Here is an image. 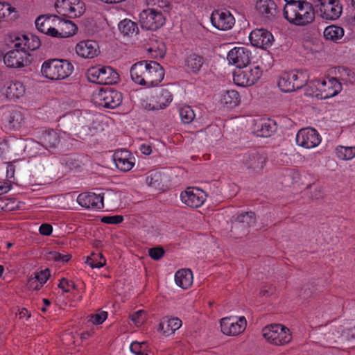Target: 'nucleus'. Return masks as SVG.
I'll return each instance as SVG.
<instances>
[{
    "label": "nucleus",
    "mask_w": 355,
    "mask_h": 355,
    "mask_svg": "<svg viewBox=\"0 0 355 355\" xmlns=\"http://www.w3.org/2000/svg\"><path fill=\"white\" fill-rule=\"evenodd\" d=\"M53 231V227L50 224L44 223L41 225L39 229V232L42 235L44 236H49L51 234Z\"/></svg>",
    "instance_id": "nucleus-57"
},
{
    "label": "nucleus",
    "mask_w": 355,
    "mask_h": 355,
    "mask_svg": "<svg viewBox=\"0 0 355 355\" xmlns=\"http://www.w3.org/2000/svg\"><path fill=\"white\" fill-rule=\"evenodd\" d=\"M60 141L58 133L51 129L43 130L40 136V142L46 148H56Z\"/></svg>",
    "instance_id": "nucleus-28"
},
{
    "label": "nucleus",
    "mask_w": 355,
    "mask_h": 355,
    "mask_svg": "<svg viewBox=\"0 0 355 355\" xmlns=\"http://www.w3.org/2000/svg\"><path fill=\"white\" fill-rule=\"evenodd\" d=\"M22 40L24 42L26 49L34 51L37 49L41 45L40 38L35 35H31L30 36L26 35H22Z\"/></svg>",
    "instance_id": "nucleus-41"
},
{
    "label": "nucleus",
    "mask_w": 355,
    "mask_h": 355,
    "mask_svg": "<svg viewBox=\"0 0 355 355\" xmlns=\"http://www.w3.org/2000/svg\"><path fill=\"white\" fill-rule=\"evenodd\" d=\"M320 137L313 128H303L296 135V142L299 146L306 148L317 146L320 143Z\"/></svg>",
    "instance_id": "nucleus-16"
},
{
    "label": "nucleus",
    "mask_w": 355,
    "mask_h": 355,
    "mask_svg": "<svg viewBox=\"0 0 355 355\" xmlns=\"http://www.w3.org/2000/svg\"><path fill=\"white\" fill-rule=\"evenodd\" d=\"M323 35L326 40L337 42L343 37L344 30L340 26L331 25L325 28Z\"/></svg>",
    "instance_id": "nucleus-33"
},
{
    "label": "nucleus",
    "mask_w": 355,
    "mask_h": 355,
    "mask_svg": "<svg viewBox=\"0 0 355 355\" xmlns=\"http://www.w3.org/2000/svg\"><path fill=\"white\" fill-rule=\"evenodd\" d=\"M59 28L61 31L62 37H68L76 34L78 27L69 20H64L60 22Z\"/></svg>",
    "instance_id": "nucleus-37"
},
{
    "label": "nucleus",
    "mask_w": 355,
    "mask_h": 355,
    "mask_svg": "<svg viewBox=\"0 0 355 355\" xmlns=\"http://www.w3.org/2000/svg\"><path fill=\"white\" fill-rule=\"evenodd\" d=\"M240 162L246 169L259 173L266 165V157L257 151H250L243 155Z\"/></svg>",
    "instance_id": "nucleus-11"
},
{
    "label": "nucleus",
    "mask_w": 355,
    "mask_h": 355,
    "mask_svg": "<svg viewBox=\"0 0 355 355\" xmlns=\"http://www.w3.org/2000/svg\"><path fill=\"white\" fill-rule=\"evenodd\" d=\"M113 159L117 168L123 172L130 171L135 165L134 157L127 150H116L113 155Z\"/></svg>",
    "instance_id": "nucleus-24"
},
{
    "label": "nucleus",
    "mask_w": 355,
    "mask_h": 355,
    "mask_svg": "<svg viewBox=\"0 0 355 355\" xmlns=\"http://www.w3.org/2000/svg\"><path fill=\"white\" fill-rule=\"evenodd\" d=\"M182 320L178 318L164 317L159 323V329L163 332L165 336H170L175 333L182 326Z\"/></svg>",
    "instance_id": "nucleus-27"
},
{
    "label": "nucleus",
    "mask_w": 355,
    "mask_h": 355,
    "mask_svg": "<svg viewBox=\"0 0 355 355\" xmlns=\"http://www.w3.org/2000/svg\"><path fill=\"white\" fill-rule=\"evenodd\" d=\"M284 18L296 26H304L315 19V11L311 3L306 1L286 4L283 10Z\"/></svg>",
    "instance_id": "nucleus-2"
},
{
    "label": "nucleus",
    "mask_w": 355,
    "mask_h": 355,
    "mask_svg": "<svg viewBox=\"0 0 355 355\" xmlns=\"http://www.w3.org/2000/svg\"><path fill=\"white\" fill-rule=\"evenodd\" d=\"M107 318V313L106 311H101L99 313L92 315L91 321L94 324H102Z\"/></svg>",
    "instance_id": "nucleus-55"
},
{
    "label": "nucleus",
    "mask_w": 355,
    "mask_h": 355,
    "mask_svg": "<svg viewBox=\"0 0 355 355\" xmlns=\"http://www.w3.org/2000/svg\"><path fill=\"white\" fill-rule=\"evenodd\" d=\"M71 258V255L70 254H61L58 252H50L48 254V259L49 260H53L55 261H59L62 263H67Z\"/></svg>",
    "instance_id": "nucleus-48"
},
{
    "label": "nucleus",
    "mask_w": 355,
    "mask_h": 355,
    "mask_svg": "<svg viewBox=\"0 0 355 355\" xmlns=\"http://www.w3.org/2000/svg\"><path fill=\"white\" fill-rule=\"evenodd\" d=\"M262 334L263 336L269 343L275 345L287 344L292 338L290 330L279 324H273L265 327L262 329Z\"/></svg>",
    "instance_id": "nucleus-5"
},
{
    "label": "nucleus",
    "mask_w": 355,
    "mask_h": 355,
    "mask_svg": "<svg viewBox=\"0 0 355 355\" xmlns=\"http://www.w3.org/2000/svg\"><path fill=\"white\" fill-rule=\"evenodd\" d=\"M307 79L304 73L292 71L282 74L278 81V86L284 92H291L302 88Z\"/></svg>",
    "instance_id": "nucleus-7"
},
{
    "label": "nucleus",
    "mask_w": 355,
    "mask_h": 355,
    "mask_svg": "<svg viewBox=\"0 0 355 355\" xmlns=\"http://www.w3.org/2000/svg\"><path fill=\"white\" fill-rule=\"evenodd\" d=\"M262 71L259 66L250 64L243 67L242 69L234 72V82L241 87L251 86L260 78Z\"/></svg>",
    "instance_id": "nucleus-6"
},
{
    "label": "nucleus",
    "mask_w": 355,
    "mask_h": 355,
    "mask_svg": "<svg viewBox=\"0 0 355 355\" xmlns=\"http://www.w3.org/2000/svg\"><path fill=\"white\" fill-rule=\"evenodd\" d=\"M46 34L51 35L52 37H54L63 38L61 35L60 29V28L56 29V28L52 27V26H51L49 31H48Z\"/></svg>",
    "instance_id": "nucleus-60"
},
{
    "label": "nucleus",
    "mask_w": 355,
    "mask_h": 355,
    "mask_svg": "<svg viewBox=\"0 0 355 355\" xmlns=\"http://www.w3.org/2000/svg\"><path fill=\"white\" fill-rule=\"evenodd\" d=\"M76 1L77 0H71L70 1H64V9L69 17L75 18L80 17L83 13V3L79 2L76 3Z\"/></svg>",
    "instance_id": "nucleus-35"
},
{
    "label": "nucleus",
    "mask_w": 355,
    "mask_h": 355,
    "mask_svg": "<svg viewBox=\"0 0 355 355\" xmlns=\"http://www.w3.org/2000/svg\"><path fill=\"white\" fill-rule=\"evenodd\" d=\"M157 103H155V99L151 100V102L150 103H146L145 104L143 103V106L145 107V109H147L148 110H160L159 107H157Z\"/></svg>",
    "instance_id": "nucleus-61"
},
{
    "label": "nucleus",
    "mask_w": 355,
    "mask_h": 355,
    "mask_svg": "<svg viewBox=\"0 0 355 355\" xmlns=\"http://www.w3.org/2000/svg\"><path fill=\"white\" fill-rule=\"evenodd\" d=\"M175 281L178 286L186 289L193 283V274L189 269L178 270L175 275Z\"/></svg>",
    "instance_id": "nucleus-29"
},
{
    "label": "nucleus",
    "mask_w": 355,
    "mask_h": 355,
    "mask_svg": "<svg viewBox=\"0 0 355 355\" xmlns=\"http://www.w3.org/2000/svg\"><path fill=\"white\" fill-rule=\"evenodd\" d=\"M120 32L125 36L132 37L139 33L137 24L128 19H125L119 24Z\"/></svg>",
    "instance_id": "nucleus-32"
},
{
    "label": "nucleus",
    "mask_w": 355,
    "mask_h": 355,
    "mask_svg": "<svg viewBox=\"0 0 355 355\" xmlns=\"http://www.w3.org/2000/svg\"><path fill=\"white\" fill-rule=\"evenodd\" d=\"M148 344L146 342H133L130 345V350L137 355H148L146 353Z\"/></svg>",
    "instance_id": "nucleus-47"
},
{
    "label": "nucleus",
    "mask_w": 355,
    "mask_h": 355,
    "mask_svg": "<svg viewBox=\"0 0 355 355\" xmlns=\"http://www.w3.org/2000/svg\"><path fill=\"white\" fill-rule=\"evenodd\" d=\"M78 203L87 209H101L103 208V196L91 192L82 193L77 198Z\"/></svg>",
    "instance_id": "nucleus-23"
},
{
    "label": "nucleus",
    "mask_w": 355,
    "mask_h": 355,
    "mask_svg": "<svg viewBox=\"0 0 355 355\" xmlns=\"http://www.w3.org/2000/svg\"><path fill=\"white\" fill-rule=\"evenodd\" d=\"M180 116L184 123H190L193 121L196 115L190 106L185 105L180 109Z\"/></svg>",
    "instance_id": "nucleus-45"
},
{
    "label": "nucleus",
    "mask_w": 355,
    "mask_h": 355,
    "mask_svg": "<svg viewBox=\"0 0 355 355\" xmlns=\"http://www.w3.org/2000/svg\"><path fill=\"white\" fill-rule=\"evenodd\" d=\"M130 73L135 83L147 87L157 86L164 76L163 67L155 61L137 62L131 67Z\"/></svg>",
    "instance_id": "nucleus-1"
},
{
    "label": "nucleus",
    "mask_w": 355,
    "mask_h": 355,
    "mask_svg": "<svg viewBox=\"0 0 355 355\" xmlns=\"http://www.w3.org/2000/svg\"><path fill=\"white\" fill-rule=\"evenodd\" d=\"M239 101V94L235 90L226 91L221 98V103L230 107L237 105Z\"/></svg>",
    "instance_id": "nucleus-39"
},
{
    "label": "nucleus",
    "mask_w": 355,
    "mask_h": 355,
    "mask_svg": "<svg viewBox=\"0 0 355 355\" xmlns=\"http://www.w3.org/2000/svg\"><path fill=\"white\" fill-rule=\"evenodd\" d=\"M96 133V129L91 128L89 125H83L79 130L78 135L79 138L85 139L86 138L93 136Z\"/></svg>",
    "instance_id": "nucleus-49"
},
{
    "label": "nucleus",
    "mask_w": 355,
    "mask_h": 355,
    "mask_svg": "<svg viewBox=\"0 0 355 355\" xmlns=\"http://www.w3.org/2000/svg\"><path fill=\"white\" fill-rule=\"evenodd\" d=\"M204 64L203 57L196 53H191L187 56L185 64L187 69L192 73H198Z\"/></svg>",
    "instance_id": "nucleus-30"
},
{
    "label": "nucleus",
    "mask_w": 355,
    "mask_h": 355,
    "mask_svg": "<svg viewBox=\"0 0 355 355\" xmlns=\"http://www.w3.org/2000/svg\"><path fill=\"white\" fill-rule=\"evenodd\" d=\"M246 327V320L244 317L239 319L228 317L220 320L221 331L227 336H236L242 333Z\"/></svg>",
    "instance_id": "nucleus-14"
},
{
    "label": "nucleus",
    "mask_w": 355,
    "mask_h": 355,
    "mask_svg": "<svg viewBox=\"0 0 355 355\" xmlns=\"http://www.w3.org/2000/svg\"><path fill=\"white\" fill-rule=\"evenodd\" d=\"M50 277V271L48 268L41 270L40 272L35 274L34 277H30L28 281V286H32L34 283L37 282L41 284H45Z\"/></svg>",
    "instance_id": "nucleus-44"
},
{
    "label": "nucleus",
    "mask_w": 355,
    "mask_h": 355,
    "mask_svg": "<svg viewBox=\"0 0 355 355\" xmlns=\"http://www.w3.org/2000/svg\"><path fill=\"white\" fill-rule=\"evenodd\" d=\"M172 100L171 92L167 89H162L155 97V103L158 105L157 107H159V109H164L167 107Z\"/></svg>",
    "instance_id": "nucleus-36"
},
{
    "label": "nucleus",
    "mask_w": 355,
    "mask_h": 355,
    "mask_svg": "<svg viewBox=\"0 0 355 355\" xmlns=\"http://www.w3.org/2000/svg\"><path fill=\"white\" fill-rule=\"evenodd\" d=\"M342 89L341 84L336 78H331L323 80L318 83V89L320 93L317 94L322 99L333 97L338 94Z\"/></svg>",
    "instance_id": "nucleus-19"
},
{
    "label": "nucleus",
    "mask_w": 355,
    "mask_h": 355,
    "mask_svg": "<svg viewBox=\"0 0 355 355\" xmlns=\"http://www.w3.org/2000/svg\"><path fill=\"white\" fill-rule=\"evenodd\" d=\"M1 92L7 98L15 99L24 95L25 87L19 81L8 82L3 86Z\"/></svg>",
    "instance_id": "nucleus-25"
},
{
    "label": "nucleus",
    "mask_w": 355,
    "mask_h": 355,
    "mask_svg": "<svg viewBox=\"0 0 355 355\" xmlns=\"http://www.w3.org/2000/svg\"><path fill=\"white\" fill-rule=\"evenodd\" d=\"M98 96L99 104L106 108L114 109L122 102L121 93L114 89H101Z\"/></svg>",
    "instance_id": "nucleus-20"
},
{
    "label": "nucleus",
    "mask_w": 355,
    "mask_h": 355,
    "mask_svg": "<svg viewBox=\"0 0 355 355\" xmlns=\"http://www.w3.org/2000/svg\"><path fill=\"white\" fill-rule=\"evenodd\" d=\"M206 198L205 192L197 187H188L180 194L182 202L192 208H197L202 205Z\"/></svg>",
    "instance_id": "nucleus-13"
},
{
    "label": "nucleus",
    "mask_w": 355,
    "mask_h": 355,
    "mask_svg": "<svg viewBox=\"0 0 355 355\" xmlns=\"http://www.w3.org/2000/svg\"><path fill=\"white\" fill-rule=\"evenodd\" d=\"M255 214L252 211H246L232 217V228L235 232L247 234L249 228L255 223Z\"/></svg>",
    "instance_id": "nucleus-15"
},
{
    "label": "nucleus",
    "mask_w": 355,
    "mask_h": 355,
    "mask_svg": "<svg viewBox=\"0 0 355 355\" xmlns=\"http://www.w3.org/2000/svg\"><path fill=\"white\" fill-rule=\"evenodd\" d=\"M250 51L245 47H234L227 54V60L230 64H234L236 67L242 69L246 67L250 61Z\"/></svg>",
    "instance_id": "nucleus-18"
},
{
    "label": "nucleus",
    "mask_w": 355,
    "mask_h": 355,
    "mask_svg": "<svg viewBox=\"0 0 355 355\" xmlns=\"http://www.w3.org/2000/svg\"><path fill=\"white\" fill-rule=\"evenodd\" d=\"M149 256L154 260L160 259L164 254V250L162 247H156L149 249Z\"/></svg>",
    "instance_id": "nucleus-54"
},
{
    "label": "nucleus",
    "mask_w": 355,
    "mask_h": 355,
    "mask_svg": "<svg viewBox=\"0 0 355 355\" xmlns=\"http://www.w3.org/2000/svg\"><path fill=\"white\" fill-rule=\"evenodd\" d=\"M130 318L136 325H141L146 320V312L144 310L137 311L131 315Z\"/></svg>",
    "instance_id": "nucleus-51"
},
{
    "label": "nucleus",
    "mask_w": 355,
    "mask_h": 355,
    "mask_svg": "<svg viewBox=\"0 0 355 355\" xmlns=\"http://www.w3.org/2000/svg\"><path fill=\"white\" fill-rule=\"evenodd\" d=\"M312 293V291L311 290V287L309 285H305L304 286L300 291V296L304 299H307L309 297H311Z\"/></svg>",
    "instance_id": "nucleus-59"
},
{
    "label": "nucleus",
    "mask_w": 355,
    "mask_h": 355,
    "mask_svg": "<svg viewBox=\"0 0 355 355\" xmlns=\"http://www.w3.org/2000/svg\"><path fill=\"white\" fill-rule=\"evenodd\" d=\"M259 129L257 131L259 132V135L261 137H268L275 131L274 125H272L270 121H262L258 125Z\"/></svg>",
    "instance_id": "nucleus-46"
},
{
    "label": "nucleus",
    "mask_w": 355,
    "mask_h": 355,
    "mask_svg": "<svg viewBox=\"0 0 355 355\" xmlns=\"http://www.w3.org/2000/svg\"><path fill=\"white\" fill-rule=\"evenodd\" d=\"M77 55L83 58L91 59L100 53V49L97 42L87 40L79 42L76 46Z\"/></svg>",
    "instance_id": "nucleus-22"
},
{
    "label": "nucleus",
    "mask_w": 355,
    "mask_h": 355,
    "mask_svg": "<svg viewBox=\"0 0 355 355\" xmlns=\"http://www.w3.org/2000/svg\"><path fill=\"white\" fill-rule=\"evenodd\" d=\"M276 4L272 0H258L256 3L257 12L264 18L272 19L276 14Z\"/></svg>",
    "instance_id": "nucleus-26"
},
{
    "label": "nucleus",
    "mask_w": 355,
    "mask_h": 355,
    "mask_svg": "<svg viewBox=\"0 0 355 355\" xmlns=\"http://www.w3.org/2000/svg\"><path fill=\"white\" fill-rule=\"evenodd\" d=\"M85 263L92 268H99L105 264V259L101 253H92L91 256L87 257Z\"/></svg>",
    "instance_id": "nucleus-43"
},
{
    "label": "nucleus",
    "mask_w": 355,
    "mask_h": 355,
    "mask_svg": "<svg viewBox=\"0 0 355 355\" xmlns=\"http://www.w3.org/2000/svg\"><path fill=\"white\" fill-rule=\"evenodd\" d=\"M24 121L22 114L19 111H12L6 119L5 126L9 130H19Z\"/></svg>",
    "instance_id": "nucleus-31"
},
{
    "label": "nucleus",
    "mask_w": 355,
    "mask_h": 355,
    "mask_svg": "<svg viewBox=\"0 0 355 355\" xmlns=\"http://www.w3.org/2000/svg\"><path fill=\"white\" fill-rule=\"evenodd\" d=\"M146 183L155 188L160 186L162 182V174L159 171L152 170L147 173L146 178Z\"/></svg>",
    "instance_id": "nucleus-42"
},
{
    "label": "nucleus",
    "mask_w": 355,
    "mask_h": 355,
    "mask_svg": "<svg viewBox=\"0 0 355 355\" xmlns=\"http://www.w3.org/2000/svg\"><path fill=\"white\" fill-rule=\"evenodd\" d=\"M315 8L318 15L328 21L338 19L343 12V6L339 0H322Z\"/></svg>",
    "instance_id": "nucleus-9"
},
{
    "label": "nucleus",
    "mask_w": 355,
    "mask_h": 355,
    "mask_svg": "<svg viewBox=\"0 0 355 355\" xmlns=\"http://www.w3.org/2000/svg\"><path fill=\"white\" fill-rule=\"evenodd\" d=\"M212 25L221 31H227L232 28L235 23L233 15L227 10H216L211 15Z\"/></svg>",
    "instance_id": "nucleus-17"
},
{
    "label": "nucleus",
    "mask_w": 355,
    "mask_h": 355,
    "mask_svg": "<svg viewBox=\"0 0 355 355\" xmlns=\"http://www.w3.org/2000/svg\"><path fill=\"white\" fill-rule=\"evenodd\" d=\"M3 62L9 68H22L31 63L30 55L26 51L12 49L5 54Z\"/></svg>",
    "instance_id": "nucleus-12"
},
{
    "label": "nucleus",
    "mask_w": 355,
    "mask_h": 355,
    "mask_svg": "<svg viewBox=\"0 0 355 355\" xmlns=\"http://www.w3.org/2000/svg\"><path fill=\"white\" fill-rule=\"evenodd\" d=\"M251 44L256 47L267 49L274 41L273 35L266 29L260 28L252 31L249 36Z\"/></svg>",
    "instance_id": "nucleus-21"
},
{
    "label": "nucleus",
    "mask_w": 355,
    "mask_h": 355,
    "mask_svg": "<svg viewBox=\"0 0 355 355\" xmlns=\"http://www.w3.org/2000/svg\"><path fill=\"white\" fill-rule=\"evenodd\" d=\"M140 150L143 154L148 155L152 152V148L150 145L144 144L140 146Z\"/></svg>",
    "instance_id": "nucleus-63"
},
{
    "label": "nucleus",
    "mask_w": 355,
    "mask_h": 355,
    "mask_svg": "<svg viewBox=\"0 0 355 355\" xmlns=\"http://www.w3.org/2000/svg\"><path fill=\"white\" fill-rule=\"evenodd\" d=\"M13 43V49H21L26 51V46H24V42L22 40V36L15 37V40L12 41Z\"/></svg>",
    "instance_id": "nucleus-58"
},
{
    "label": "nucleus",
    "mask_w": 355,
    "mask_h": 355,
    "mask_svg": "<svg viewBox=\"0 0 355 355\" xmlns=\"http://www.w3.org/2000/svg\"><path fill=\"white\" fill-rule=\"evenodd\" d=\"M73 69L72 64L67 60L49 59L41 67V74L51 80H63L71 75Z\"/></svg>",
    "instance_id": "nucleus-3"
},
{
    "label": "nucleus",
    "mask_w": 355,
    "mask_h": 355,
    "mask_svg": "<svg viewBox=\"0 0 355 355\" xmlns=\"http://www.w3.org/2000/svg\"><path fill=\"white\" fill-rule=\"evenodd\" d=\"M139 19L141 27L146 30H157L165 23V17L162 12L154 8L143 10L139 15Z\"/></svg>",
    "instance_id": "nucleus-10"
},
{
    "label": "nucleus",
    "mask_w": 355,
    "mask_h": 355,
    "mask_svg": "<svg viewBox=\"0 0 355 355\" xmlns=\"http://www.w3.org/2000/svg\"><path fill=\"white\" fill-rule=\"evenodd\" d=\"M58 287L61 288L63 291V292L65 293L70 292V288H72L73 289L76 288L75 283L73 282H69L66 278L61 279L58 284Z\"/></svg>",
    "instance_id": "nucleus-53"
},
{
    "label": "nucleus",
    "mask_w": 355,
    "mask_h": 355,
    "mask_svg": "<svg viewBox=\"0 0 355 355\" xmlns=\"http://www.w3.org/2000/svg\"><path fill=\"white\" fill-rule=\"evenodd\" d=\"M346 327L343 322H334L325 325L322 329L321 341L327 347H334L337 343L344 341Z\"/></svg>",
    "instance_id": "nucleus-8"
},
{
    "label": "nucleus",
    "mask_w": 355,
    "mask_h": 355,
    "mask_svg": "<svg viewBox=\"0 0 355 355\" xmlns=\"http://www.w3.org/2000/svg\"><path fill=\"white\" fill-rule=\"evenodd\" d=\"M87 76L90 82L99 85H113L119 80L117 72L110 67H92L87 69Z\"/></svg>",
    "instance_id": "nucleus-4"
},
{
    "label": "nucleus",
    "mask_w": 355,
    "mask_h": 355,
    "mask_svg": "<svg viewBox=\"0 0 355 355\" xmlns=\"http://www.w3.org/2000/svg\"><path fill=\"white\" fill-rule=\"evenodd\" d=\"M11 189L10 182H0V195L7 193Z\"/></svg>",
    "instance_id": "nucleus-62"
},
{
    "label": "nucleus",
    "mask_w": 355,
    "mask_h": 355,
    "mask_svg": "<svg viewBox=\"0 0 355 355\" xmlns=\"http://www.w3.org/2000/svg\"><path fill=\"white\" fill-rule=\"evenodd\" d=\"M343 324L345 325L346 329L344 331L343 339L344 340H348L355 338V325L352 326L350 323L347 322H343Z\"/></svg>",
    "instance_id": "nucleus-52"
},
{
    "label": "nucleus",
    "mask_w": 355,
    "mask_h": 355,
    "mask_svg": "<svg viewBox=\"0 0 355 355\" xmlns=\"http://www.w3.org/2000/svg\"><path fill=\"white\" fill-rule=\"evenodd\" d=\"M336 154L341 160H350L355 157V147L339 146L336 148Z\"/></svg>",
    "instance_id": "nucleus-38"
},
{
    "label": "nucleus",
    "mask_w": 355,
    "mask_h": 355,
    "mask_svg": "<svg viewBox=\"0 0 355 355\" xmlns=\"http://www.w3.org/2000/svg\"><path fill=\"white\" fill-rule=\"evenodd\" d=\"M123 220L122 216L116 215L112 216H104L102 218L101 221L107 224H119Z\"/></svg>",
    "instance_id": "nucleus-56"
},
{
    "label": "nucleus",
    "mask_w": 355,
    "mask_h": 355,
    "mask_svg": "<svg viewBox=\"0 0 355 355\" xmlns=\"http://www.w3.org/2000/svg\"><path fill=\"white\" fill-rule=\"evenodd\" d=\"M35 26L40 32L46 34L51 26V17L46 15L38 17L35 20Z\"/></svg>",
    "instance_id": "nucleus-40"
},
{
    "label": "nucleus",
    "mask_w": 355,
    "mask_h": 355,
    "mask_svg": "<svg viewBox=\"0 0 355 355\" xmlns=\"http://www.w3.org/2000/svg\"><path fill=\"white\" fill-rule=\"evenodd\" d=\"M267 286L263 287L260 291V295L262 296H265L267 295L272 294L274 292V288L271 286H268V288H266Z\"/></svg>",
    "instance_id": "nucleus-64"
},
{
    "label": "nucleus",
    "mask_w": 355,
    "mask_h": 355,
    "mask_svg": "<svg viewBox=\"0 0 355 355\" xmlns=\"http://www.w3.org/2000/svg\"><path fill=\"white\" fill-rule=\"evenodd\" d=\"M147 4L155 10L157 8L168 9L171 6L169 0H147Z\"/></svg>",
    "instance_id": "nucleus-50"
},
{
    "label": "nucleus",
    "mask_w": 355,
    "mask_h": 355,
    "mask_svg": "<svg viewBox=\"0 0 355 355\" xmlns=\"http://www.w3.org/2000/svg\"><path fill=\"white\" fill-rule=\"evenodd\" d=\"M18 17L15 8L6 2L0 1V21L3 19L14 20Z\"/></svg>",
    "instance_id": "nucleus-34"
}]
</instances>
